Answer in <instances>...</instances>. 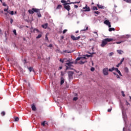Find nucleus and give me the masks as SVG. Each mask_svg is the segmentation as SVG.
I'll use <instances>...</instances> for the list:
<instances>
[{
  "label": "nucleus",
  "mask_w": 131,
  "mask_h": 131,
  "mask_svg": "<svg viewBox=\"0 0 131 131\" xmlns=\"http://www.w3.org/2000/svg\"><path fill=\"white\" fill-rule=\"evenodd\" d=\"M39 32V30H38V29H34V32Z\"/></svg>",
  "instance_id": "obj_25"
},
{
  "label": "nucleus",
  "mask_w": 131,
  "mask_h": 131,
  "mask_svg": "<svg viewBox=\"0 0 131 131\" xmlns=\"http://www.w3.org/2000/svg\"><path fill=\"white\" fill-rule=\"evenodd\" d=\"M115 71H116V72H118V74H119V75L120 76H122V74H121V72H120V71H119V70H118V68H116V69H115Z\"/></svg>",
  "instance_id": "obj_11"
},
{
  "label": "nucleus",
  "mask_w": 131,
  "mask_h": 131,
  "mask_svg": "<svg viewBox=\"0 0 131 131\" xmlns=\"http://www.w3.org/2000/svg\"><path fill=\"white\" fill-rule=\"evenodd\" d=\"M67 62L66 63V65L68 66V67H72V64H77V61H70L69 60H67Z\"/></svg>",
  "instance_id": "obj_4"
},
{
  "label": "nucleus",
  "mask_w": 131,
  "mask_h": 131,
  "mask_svg": "<svg viewBox=\"0 0 131 131\" xmlns=\"http://www.w3.org/2000/svg\"><path fill=\"white\" fill-rule=\"evenodd\" d=\"M28 69H29L30 72H31V71H34L33 68L31 67L28 68Z\"/></svg>",
  "instance_id": "obj_23"
},
{
  "label": "nucleus",
  "mask_w": 131,
  "mask_h": 131,
  "mask_svg": "<svg viewBox=\"0 0 131 131\" xmlns=\"http://www.w3.org/2000/svg\"><path fill=\"white\" fill-rule=\"evenodd\" d=\"M126 105L127 106H128V105L130 106V104H129V103H128V102H127V101H126Z\"/></svg>",
  "instance_id": "obj_41"
},
{
  "label": "nucleus",
  "mask_w": 131,
  "mask_h": 131,
  "mask_svg": "<svg viewBox=\"0 0 131 131\" xmlns=\"http://www.w3.org/2000/svg\"><path fill=\"white\" fill-rule=\"evenodd\" d=\"M124 2H126V3H130V0H123Z\"/></svg>",
  "instance_id": "obj_39"
},
{
  "label": "nucleus",
  "mask_w": 131,
  "mask_h": 131,
  "mask_svg": "<svg viewBox=\"0 0 131 131\" xmlns=\"http://www.w3.org/2000/svg\"><path fill=\"white\" fill-rule=\"evenodd\" d=\"M104 24H106V25H108V27L110 28L111 27V23H110L109 21V20H105L104 21Z\"/></svg>",
  "instance_id": "obj_9"
},
{
  "label": "nucleus",
  "mask_w": 131,
  "mask_h": 131,
  "mask_svg": "<svg viewBox=\"0 0 131 131\" xmlns=\"http://www.w3.org/2000/svg\"><path fill=\"white\" fill-rule=\"evenodd\" d=\"M83 9L84 10V12H90V11H91L90 7H88L87 5H86L85 7H83Z\"/></svg>",
  "instance_id": "obj_8"
},
{
  "label": "nucleus",
  "mask_w": 131,
  "mask_h": 131,
  "mask_svg": "<svg viewBox=\"0 0 131 131\" xmlns=\"http://www.w3.org/2000/svg\"><path fill=\"white\" fill-rule=\"evenodd\" d=\"M65 81V80L64 79V78H63V77H61L60 78V84L61 85H62V84H63V83H64Z\"/></svg>",
  "instance_id": "obj_10"
},
{
  "label": "nucleus",
  "mask_w": 131,
  "mask_h": 131,
  "mask_svg": "<svg viewBox=\"0 0 131 131\" xmlns=\"http://www.w3.org/2000/svg\"><path fill=\"white\" fill-rule=\"evenodd\" d=\"M80 59H83V57H78L76 59V61H79V60H80Z\"/></svg>",
  "instance_id": "obj_33"
},
{
  "label": "nucleus",
  "mask_w": 131,
  "mask_h": 131,
  "mask_svg": "<svg viewBox=\"0 0 131 131\" xmlns=\"http://www.w3.org/2000/svg\"><path fill=\"white\" fill-rule=\"evenodd\" d=\"M121 94L123 97H125V94H124V92L123 91L121 92Z\"/></svg>",
  "instance_id": "obj_37"
},
{
  "label": "nucleus",
  "mask_w": 131,
  "mask_h": 131,
  "mask_svg": "<svg viewBox=\"0 0 131 131\" xmlns=\"http://www.w3.org/2000/svg\"><path fill=\"white\" fill-rule=\"evenodd\" d=\"M42 35L41 34H39L38 35V36L36 37L37 39H38V38H40V37H41Z\"/></svg>",
  "instance_id": "obj_24"
},
{
  "label": "nucleus",
  "mask_w": 131,
  "mask_h": 131,
  "mask_svg": "<svg viewBox=\"0 0 131 131\" xmlns=\"http://www.w3.org/2000/svg\"><path fill=\"white\" fill-rule=\"evenodd\" d=\"M93 33L97 35V36H98V33L97 32H93Z\"/></svg>",
  "instance_id": "obj_53"
},
{
  "label": "nucleus",
  "mask_w": 131,
  "mask_h": 131,
  "mask_svg": "<svg viewBox=\"0 0 131 131\" xmlns=\"http://www.w3.org/2000/svg\"><path fill=\"white\" fill-rule=\"evenodd\" d=\"M15 121H19V117H17L15 118Z\"/></svg>",
  "instance_id": "obj_34"
},
{
  "label": "nucleus",
  "mask_w": 131,
  "mask_h": 131,
  "mask_svg": "<svg viewBox=\"0 0 131 131\" xmlns=\"http://www.w3.org/2000/svg\"><path fill=\"white\" fill-rule=\"evenodd\" d=\"M108 31L111 32V31H115V29L114 28H110L108 29Z\"/></svg>",
  "instance_id": "obj_19"
},
{
  "label": "nucleus",
  "mask_w": 131,
  "mask_h": 131,
  "mask_svg": "<svg viewBox=\"0 0 131 131\" xmlns=\"http://www.w3.org/2000/svg\"><path fill=\"white\" fill-rule=\"evenodd\" d=\"M125 70L126 72H128V69L127 68H125Z\"/></svg>",
  "instance_id": "obj_48"
},
{
  "label": "nucleus",
  "mask_w": 131,
  "mask_h": 131,
  "mask_svg": "<svg viewBox=\"0 0 131 131\" xmlns=\"http://www.w3.org/2000/svg\"><path fill=\"white\" fill-rule=\"evenodd\" d=\"M93 10H98V8H97V7L94 6Z\"/></svg>",
  "instance_id": "obj_46"
},
{
  "label": "nucleus",
  "mask_w": 131,
  "mask_h": 131,
  "mask_svg": "<svg viewBox=\"0 0 131 131\" xmlns=\"http://www.w3.org/2000/svg\"><path fill=\"white\" fill-rule=\"evenodd\" d=\"M70 4L71 5H74V4H80V1H79V2H71V3H70Z\"/></svg>",
  "instance_id": "obj_18"
},
{
  "label": "nucleus",
  "mask_w": 131,
  "mask_h": 131,
  "mask_svg": "<svg viewBox=\"0 0 131 131\" xmlns=\"http://www.w3.org/2000/svg\"><path fill=\"white\" fill-rule=\"evenodd\" d=\"M119 64L120 65H121V64H122V62L120 61V63H119Z\"/></svg>",
  "instance_id": "obj_61"
},
{
  "label": "nucleus",
  "mask_w": 131,
  "mask_h": 131,
  "mask_svg": "<svg viewBox=\"0 0 131 131\" xmlns=\"http://www.w3.org/2000/svg\"><path fill=\"white\" fill-rule=\"evenodd\" d=\"M24 64H26V59L24 60Z\"/></svg>",
  "instance_id": "obj_56"
},
{
  "label": "nucleus",
  "mask_w": 131,
  "mask_h": 131,
  "mask_svg": "<svg viewBox=\"0 0 131 131\" xmlns=\"http://www.w3.org/2000/svg\"><path fill=\"white\" fill-rule=\"evenodd\" d=\"M120 66V64L118 63L117 66L116 67H119Z\"/></svg>",
  "instance_id": "obj_59"
},
{
  "label": "nucleus",
  "mask_w": 131,
  "mask_h": 131,
  "mask_svg": "<svg viewBox=\"0 0 131 131\" xmlns=\"http://www.w3.org/2000/svg\"><path fill=\"white\" fill-rule=\"evenodd\" d=\"M23 40H26V38H25L24 37V38H23Z\"/></svg>",
  "instance_id": "obj_63"
},
{
  "label": "nucleus",
  "mask_w": 131,
  "mask_h": 131,
  "mask_svg": "<svg viewBox=\"0 0 131 131\" xmlns=\"http://www.w3.org/2000/svg\"><path fill=\"white\" fill-rule=\"evenodd\" d=\"M0 34H2V29H0Z\"/></svg>",
  "instance_id": "obj_62"
},
{
  "label": "nucleus",
  "mask_w": 131,
  "mask_h": 131,
  "mask_svg": "<svg viewBox=\"0 0 131 131\" xmlns=\"http://www.w3.org/2000/svg\"><path fill=\"white\" fill-rule=\"evenodd\" d=\"M13 32V33H14L15 35H17V33L16 32V30H14Z\"/></svg>",
  "instance_id": "obj_43"
},
{
  "label": "nucleus",
  "mask_w": 131,
  "mask_h": 131,
  "mask_svg": "<svg viewBox=\"0 0 131 131\" xmlns=\"http://www.w3.org/2000/svg\"><path fill=\"white\" fill-rule=\"evenodd\" d=\"M86 57L87 58H90V57H91V55L87 54L83 57V59H86Z\"/></svg>",
  "instance_id": "obj_21"
},
{
  "label": "nucleus",
  "mask_w": 131,
  "mask_h": 131,
  "mask_svg": "<svg viewBox=\"0 0 131 131\" xmlns=\"http://www.w3.org/2000/svg\"><path fill=\"white\" fill-rule=\"evenodd\" d=\"M60 9H62V5H58L57 7H56V10H60Z\"/></svg>",
  "instance_id": "obj_17"
},
{
  "label": "nucleus",
  "mask_w": 131,
  "mask_h": 131,
  "mask_svg": "<svg viewBox=\"0 0 131 131\" xmlns=\"http://www.w3.org/2000/svg\"><path fill=\"white\" fill-rule=\"evenodd\" d=\"M110 41H113V38H107L104 39L101 44V47H102V48H104V47L106 46L108 42H110Z\"/></svg>",
  "instance_id": "obj_3"
},
{
  "label": "nucleus",
  "mask_w": 131,
  "mask_h": 131,
  "mask_svg": "<svg viewBox=\"0 0 131 131\" xmlns=\"http://www.w3.org/2000/svg\"><path fill=\"white\" fill-rule=\"evenodd\" d=\"M62 67H59V70H61V69H62Z\"/></svg>",
  "instance_id": "obj_60"
},
{
  "label": "nucleus",
  "mask_w": 131,
  "mask_h": 131,
  "mask_svg": "<svg viewBox=\"0 0 131 131\" xmlns=\"http://www.w3.org/2000/svg\"><path fill=\"white\" fill-rule=\"evenodd\" d=\"M102 71H103V74L104 75H108L109 74V73L108 72V68H104Z\"/></svg>",
  "instance_id": "obj_6"
},
{
  "label": "nucleus",
  "mask_w": 131,
  "mask_h": 131,
  "mask_svg": "<svg viewBox=\"0 0 131 131\" xmlns=\"http://www.w3.org/2000/svg\"><path fill=\"white\" fill-rule=\"evenodd\" d=\"M116 75L117 78H120V77L119 76V75H118V74H117Z\"/></svg>",
  "instance_id": "obj_55"
},
{
  "label": "nucleus",
  "mask_w": 131,
  "mask_h": 131,
  "mask_svg": "<svg viewBox=\"0 0 131 131\" xmlns=\"http://www.w3.org/2000/svg\"><path fill=\"white\" fill-rule=\"evenodd\" d=\"M3 6H4V7H7V6H8L7 4H6V3L4 2L3 3Z\"/></svg>",
  "instance_id": "obj_45"
},
{
  "label": "nucleus",
  "mask_w": 131,
  "mask_h": 131,
  "mask_svg": "<svg viewBox=\"0 0 131 131\" xmlns=\"http://www.w3.org/2000/svg\"><path fill=\"white\" fill-rule=\"evenodd\" d=\"M49 48H53V45L52 44H50L49 46H48Z\"/></svg>",
  "instance_id": "obj_47"
},
{
  "label": "nucleus",
  "mask_w": 131,
  "mask_h": 131,
  "mask_svg": "<svg viewBox=\"0 0 131 131\" xmlns=\"http://www.w3.org/2000/svg\"><path fill=\"white\" fill-rule=\"evenodd\" d=\"M8 13H9V14H10V15H14V11H11L10 13V12L8 11Z\"/></svg>",
  "instance_id": "obj_32"
},
{
  "label": "nucleus",
  "mask_w": 131,
  "mask_h": 131,
  "mask_svg": "<svg viewBox=\"0 0 131 131\" xmlns=\"http://www.w3.org/2000/svg\"><path fill=\"white\" fill-rule=\"evenodd\" d=\"M31 108L33 111H35V110H36V107H35V105H34V103H33Z\"/></svg>",
  "instance_id": "obj_12"
},
{
  "label": "nucleus",
  "mask_w": 131,
  "mask_h": 131,
  "mask_svg": "<svg viewBox=\"0 0 131 131\" xmlns=\"http://www.w3.org/2000/svg\"><path fill=\"white\" fill-rule=\"evenodd\" d=\"M113 55H114V53H113V52H111V53L109 54V57H111V56H113Z\"/></svg>",
  "instance_id": "obj_28"
},
{
  "label": "nucleus",
  "mask_w": 131,
  "mask_h": 131,
  "mask_svg": "<svg viewBox=\"0 0 131 131\" xmlns=\"http://www.w3.org/2000/svg\"><path fill=\"white\" fill-rule=\"evenodd\" d=\"M10 23H11V24H13V19H12V18L10 19Z\"/></svg>",
  "instance_id": "obj_50"
},
{
  "label": "nucleus",
  "mask_w": 131,
  "mask_h": 131,
  "mask_svg": "<svg viewBox=\"0 0 131 131\" xmlns=\"http://www.w3.org/2000/svg\"><path fill=\"white\" fill-rule=\"evenodd\" d=\"M46 121H43L42 123H41V125H43V126H45V124H46Z\"/></svg>",
  "instance_id": "obj_44"
},
{
  "label": "nucleus",
  "mask_w": 131,
  "mask_h": 131,
  "mask_svg": "<svg viewBox=\"0 0 131 131\" xmlns=\"http://www.w3.org/2000/svg\"><path fill=\"white\" fill-rule=\"evenodd\" d=\"M118 54H119V55H122L123 54V51L122 50H117Z\"/></svg>",
  "instance_id": "obj_16"
},
{
  "label": "nucleus",
  "mask_w": 131,
  "mask_h": 131,
  "mask_svg": "<svg viewBox=\"0 0 131 131\" xmlns=\"http://www.w3.org/2000/svg\"><path fill=\"white\" fill-rule=\"evenodd\" d=\"M66 32H67V30H64L62 32L63 34H65V33H66Z\"/></svg>",
  "instance_id": "obj_40"
},
{
  "label": "nucleus",
  "mask_w": 131,
  "mask_h": 131,
  "mask_svg": "<svg viewBox=\"0 0 131 131\" xmlns=\"http://www.w3.org/2000/svg\"><path fill=\"white\" fill-rule=\"evenodd\" d=\"M63 53H66L68 54H71V53H72V51H70V50H64L63 51Z\"/></svg>",
  "instance_id": "obj_14"
},
{
  "label": "nucleus",
  "mask_w": 131,
  "mask_h": 131,
  "mask_svg": "<svg viewBox=\"0 0 131 131\" xmlns=\"http://www.w3.org/2000/svg\"><path fill=\"white\" fill-rule=\"evenodd\" d=\"M59 61H60V62H61L62 63H64V60H63L61 59H60Z\"/></svg>",
  "instance_id": "obj_51"
},
{
  "label": "nucleus",
  "mask_w": 131,
  "mask_h": 131,
  "mask_svg": "<svg viewBox=\"0 0 131 131\" xmlns=\"http://www.w3.org/2000/svg\"><path fill=\"white\" fill-rule=\"evenodd\" d=\"M61 3L63 4V6L64 7V8L67 10V11L70 12L71 9V7H70V5H71L70 3H68V2H70V0H68L67 1H65V0H61Z\"/></svg>",
  "instance_id": "obj_1"
},
{
  "label": "nucleus",
  "mask_w": 131,
  "mask_h": 131,
  "mask_svg": "<svg viewBox=\"0 0 131 131\" xmlns=\"http://www.w3.org/2000/svg\"><path fill=\"white\" fill-rule=\"evenodd\" d=\"M41 26L42 28H45V29H47V28H48V23H46L44 25H42Z\"/></svg>",
  "instance_id": "obj_13"
},
{
  "label": "nucleus",
  "mask_w": 131,
  "mask_h": 131,
  "mask_svg": "<svg viewBox=\"0 0 131 131\" xmlns=\"http://www.w3.org/2000/svg\"><path fill=\"white\" fill-rule=\"evenodd\" d=\"M66 70H73V68L70 67H68L66 66Z\"/></svg>",
  "instance_id": "obj_15"
},
{
  "label": "nucleus",
  "mask_w": 131,
  "mask_h": 131,
  "mask_svg": "<svg viewBox=\"0 0 131 131\" xmlns=\"http://www.w3.org/2000/svg\"><path fill=\"white\" fill-rule=\"evenodd\" d=\"M78 98H77V97H75L74 98H73V101H77V99Z\"/></svg>",
  "instance_id": "obj_36"
},
{
  "label": "nucleus",
  "mask_w": 131,
  "mask_h": 131,
  "mask_svg": "<svg viewBox=\"0 0 131 131\" xmlns=\"http://www.w3.org/2000/svg\"><path fill=\"white\" fill-rule=\"evenodd\" d=\"M46 40H47V41H49V38H48V35H46L45 36Z\"/></svg>",
  "instance_id": "obj_29"
},
{
  "label": "nucleus",
  "mask_w": 131,
  "mask_h": 131,
  "mask_svg": "<svg viewBox=\"0 0 131 131\" xmlns=\"http://www.w3.org/2000/svg\"><path fill=\"white\" fill-rule=\"evenodd\" d=\"M91 71L92 72L95 71V68H94V67L91 68Z\"/></svg>",
  "instance_id": "obj_38"
},
{
  "label": "nucleus",
  "mask_w": 131,
  "mask_h": 131,
  "mask_svg": "<svg viewBox=\"0 0 131 131\" xmlns=\"http://www.w3.org/2000/svg\"><path fill=\"white\" fill-rule=\"evenodd\" d=\"M61 76H63L64 75V74L63 73V72H61Z\"/></svg>",
  "instance_id": "obj_58"
},
{
  "label": "nucleus",
  "mask_w": 131,
  "mask_h": 131,
  "mask_svg": "<svg viewBox=\"0 0 131 131\" xmlns=\"http://www.w3.org/2000/svg\"><path fill=\"white\" fill-rule=\"evenodd\" d=\"M74 8H78V6H77L76 5H74Z\"/></svg>",
  "instance_id": "obj_54"
},
{
  "label": "nucleus",
  "mask_w": 131,
  "mask_h": 131,
  "mask_svg": "<svg viewBox=\"0 0 131 131\" xmlns=\"http://www.w3.org/2000/svg\"><path fill=\"white\" fill-rule=\"evenodd\" d=\"M40 10L36 8H32L31 10H29V14H34V13H37V15L39 18L41 17V14H40Z\"/></svg>",
  "instance_id": "obj_2"
},
{
  "label": "nucleus",
  "mask_w": 131,
  "mask_h": 131,
  "mask_svg": "<svg viewBox=\"0 0 131 131\" xmlns=\"http://www.w3.org/2000/svg\"><path fill=\"white\" fill-rule=\"evenodd\" d=\"M85 63V61H80L79 62V64H83Z\"/></svg>",
  "instance_id": "obj_27"
},
{
  "label": "nucleus",
  "mask_w": 131,
  "mask_h": 131,
  "mask_svg": "<svg viewBox=\"0 0 131 131\" xmlns=\"http://www.w3.org/2000/svg\"><path fill=\"white\" fill-rule=\"evenodd\" d=\"M112 110V108H109L108 110H107V112H111Z\"/></svg>",
  "instance_id": "obj_49"
},
{
  "label": "nucleus",
  "mask_w": 131,
  "mask_h": 131,
  "mask_svg": "<svg viewBox=\"0 0 131 131\" xmlns=\"http://www.w3.org/2000/svg\"><path fill=\"white\" fill-rule=\"evenodd\" d=\"M1 115H2V116H5V115H6V113L5 112H2L1 113Z\"/></svg>",
  "instance_id": "obj_26"
},
{
  "label": "nucleus",
  "mask_w": 131,
  "mask_h": 131,
  "mask_svg": "<svg viewBox=\"0 0 131 131\" xmlns=\"http://www.w3.org/2000/svg\"><path fill=\"white\" fill-rule=\"evenodd\" d=\"M71 38L72 39V40H78V39H80V36H79L78 37H75L74 35H72L71 36Z\"/></svg>",
  "instance_id": "obj_7"
},
{
  "label": "nucleus",
  "mask_w": 131,
  "mask_h": 131,
  "mask_svg": "<svg viewBox=\"0 0 131 131\" xmlns=\"http://www.w3.org/2000/svg\"><path fill=\"white\" fill-rule=\"evenodd\" d=\"M89 29V27H86L85 29L82 30V31H85V30H88Z\"/></svg>",
  "instance_id": "obj_42"
},
{
  "label": "nucleus",
  "mask_w": 131,
  "mask_h": 131,
  "mask_svg": "<svg viewBox=\"0 0 131 131\" xmlns=\"http://www.w3.org/2000/svg\"><path fill=\"white\" fill-rule=\"evenodd\" d=\"M74 74V72L69 71L68 73L69 79L70 80L73 79V75Z\"/></svg>",
  "instance_id": "obj_5"
},
{
  "label": "nucleus",
  "mask_w": 131,
  "mask_h": 131,
  "mask_svg": "<svg viewBox=\"0 0 131 131\" xmlns=\"http://www.w3.org/2000/svg\"><path fill=\"white\" fill-rule=\"evenodd\" d=\"M94 13L96 14V15H99L100 12H99V11H95Z\"/></svg>",
  "instance_id": "obj_35"
},
{
  "label": "nucleus",
  "mask_w": 131,
  "mask_h": 131,
  "mask_svg": "<svg viewBox=\"0 0 131 131\" xmlns=\"http://www.w3.org/2000/svg\"><path fill=\"white\" fill-rule=\"evenodd\" d=\"M76 33H78V31H76Z\"/></svg>",
  "instance_id": "obj_64"
},
{
  "label": "nucleus",
  "mask_w": 131,
  "mask_h": 131,
  "mask_svg": "<svg viewBox=\"0 0 131 131\" xmlns=\"http://www.w3.org/2000/svg\"><path fill=\"white\" fill-rule=\"evenodd\" d=\"M116 68L114 67H113L112 69H108V71H110V72H112V71L115 70Z\"/></svg>",
  "instance_id": "obj_20"
},
{
  "label": "nucleus",
  "mask_w": 131,
  "mask_h": 131,
  "mask_svg": "<svg viewBox=\"0 0 131 131\" xmlns=\"http://www.w3.org/2000/svg\"><path fill=\"white\" fill-rule=\"evenodd\" d=\"M97 7L99 8V9H103L104 7L102 5H100L99 4H97Z\"/></svg>",
  "instance_id": "obj_22"
},
{
  "label": "nucleus",
  "mask_w": 131,
  "mask_h": 131,
  "mask_svg": "<svg viewBox=\"0 0 131 131\" xmlns=\"http://www.w3.org/2000/svg\"><path fill=\"white\" fill-rule=\"evenodd\" d=\"M122 42H123V41H117V42H116V43H117V45H119V44L121 43Z\"/></svg>",
  "instance_id": "obj_31"
},
{
  "label": "nucleus",
  "mask_w": 131,
  "mask_h": 131,
  "mask_svg": "<svg viewBox=\"0 0 131 131\" xmlns=\"http://www.w3.org/2000/svg\"><path fill=\"white\" fill-rule=\"evenodd\" d=\"M8 10H9V6H7V9H4V12H8Z\"/></svg>",
  "instance_id": "obj_30"
},
{
  "label": "nucleus",
  "mask_w": 131,
  "mask_h": 131,
  "mask_svg": "<svg viewBox=\"0 0 131 131\" xmlns=\"http://www.w3.org/2000/svg\"><path fill=\"white\" fill-rule=\"evenodd\" d=\"M124 61V58H123L121 60V62H123Z\"/></svg>",
  "instance_id": "obj_52"
},
{
  "label": "nucleus",
  "mask_w": 131,
  "mask_h": 131,
  "mask_svg": "<svg viewBox=\"0 0 131 131\" xmlns=\"http://www.w3.org/2000/svg\"><path fill=\"white\" fill-rule=\"evenodd\" d=\"M60 39H64V36H61V37H60Z\"/></svg>",
  "instance_id": "obj_57"
}]
</instances>
